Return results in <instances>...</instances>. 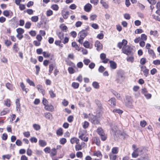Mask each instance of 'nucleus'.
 Listing matches in <instances>:
<instances>
[{"mask_svg": "<svg viewBox=\"0 0 160 160\" xmlns=\"http://www.w3.org/2000/svg\"><path fill=\"white\" fill-rule=\"evenodd\" d=\"M89 29V27H88L85 29H83L79 32L78 37L79 39L78 40V42L80 44H82L83 39L88 33Z\"/></svg>", "mask_w": 160, "mask_h": 160, "instance_id": "f257e3e1", "label": "nucleus"}, {"mask_svg": "<svg viewBox=\"0 0 160 160\" xmlns=\"http://www.w3.org/2000/svg\"><path fill=\"white\" fill-rule=\"evenodd\" d=\"M125 79L124 72L123 71L119 70L117 72V77L116 81L117 83H121Z\"/></svg>", "mask_w": 160, "mask_h": 160, "instance_id": "f03ea898", "label": "nucleus"}, {"mask_svg": "<svg viewBox=\"0 0 160 160\" xmlns=\"http://www.w3.org/2000/svg\"><path fill=\"white\" fill-rule=\"evenodd\" d=\"M132 50L133 48L128 45L123 46L122 48V52L127 55H132L133 54Z\"/></svg>", "mask_w": 160, "mask_h": 160, "instance_id": "7ed1b4c3", "label": "nucleus"}, {"mask_svg": "<svg viewBox=\"0 0 160 160\" xmlns=\"http://www.w3.org/2000/svg\"><path fill=\"white\" fill-rule=\"evenodd\" d=\"M88 119L89 121L94 124H98L99 123V121L97 118V117L92 114L89 115Z\"/></svg>", "mask_w": 160, "mask_h": 160, "instance_id": "20e7f679", "label": "nucleus"}, {"mask_svg": "<svg viewBox=\"0 0 160 160\" xmlns=\"http://www.w3.org/2000/svg\"><path fill=\"white\" fill-rule=\"evenodd\" d=\"M126 101L125 102L126 105L128 107H131L132 105V100L131 97L127 96L126 97Z\"/></svg>", "mask_w": 160, "mask_h": 160, "instance_id": "39448f33", "label": "nucleus"}, {"mask_svg": "<svg viewBox=\"0 0 160 160\" xmlns=\"http://www.w3.org/2000/svg\"><path fill=\"white\" fill-rule=\"evenodd\" d=\"M141 71H142L144 76L145 77H147L148 75L149 70L148 69L146 68L145 66H142L141 67Z\"/></svg>", "mask_w": 160, "mask_h": 160, "instance_id": "423d86ee", "label": "nucleus"}, {"mask_svg": "<svg viewBox=\"0 0 160 160\" xmlns=\"http://www.w3.org/2000/svg\"><path fill=\"white\" fill-rule=\"evenodd\" d=\"M100 58L102 60V62L103 63H106L108 61V59L106 58V54L104 53H102L100 54Z\"/></svg>", "mask_w": 160, "mask_h": 160, "instance_id": "0eeeda50", "label": "nucleus"}, {"mask_svg": "<svg viewBox=\"0 0 160 160\" xmlns=\"http://www.w3.org/2000/svg\"><path fill=\"white\" fill-rule=\"evenodd\" d=\"M128 43L127 40L126 39H123L122 40V42H119L117 44V47L121 49L122 48L123 45L125 46L127 45Z\"/></svg>", "mask_w": 160, "mask_h": 160, "instance_id": "6e6552de", "label": "nucleus"}, {"mask_svg": "<svg viewBox=\"0 0 160 160\" xmlns=\"http://www.w3.org/2000/svg\"><path fill=\"white\" fill-rule=\"evenodd\" d=\"M95 45L97 47L96 49L98 51H99L102 49V45L98 41H97L95 42Z\"/></svg>", "mask_w": 160, "mask_h": 160, "instance_id": "1a4fd4ad", "label": "nucleus"}, {"mask_svg": "<svg viewBox=\"0 0 160 160\" xmlns=\"http://www.w3.org/2000/svg\"><path fill=\"white\" fill-rule=\"evenodd\" d=\"M142 150H140L138 148H137L134 150V151L132 153V157L133 158H136L139 155L138 152H141Z\"/></svg>", "mask_w": 160, "mask_h": 160, "instance_id": "9d476101", "label": "nucleus"}, {"mask_svg": "<svg viewBox=\"0 0 160 160\" xmlns=\"http://www.w3.org/2000/svg\"><path fill=\"white\" fill-rule=\"evenodd\" d=\"M92 8V5L90 3H87L84 7V10L87 12H89Z\"/></svg>", "mask_w": 160, "mask_h": 160, "instance_id": "9b49d317", "label": "nucleus"}, {"mask_svg": "<svg viewBox=\"0 0 160 160\" xmlns=\"http://www.w3.org/2000/svg\"><path fill=\"white\" fill-rule=\"evenodd\" d=\"M37 88L38 89L39 92L41 93L43 96L45 94V90L42 89V86L40 85H38L37 86Z\"/></svg>", "mask_w": 160, "mask_h": 160, "instance_id": "f8f14e48", "label": "nucleus"}, {"mask_svg": "<svg viewBox=\"0 0 160 160\" xmlns=\"http://www.w3.org/2000/svg\"><path fill=\"white\" fill-rule=\"evenodd\" d=\"M62 14L64 19H67L68 18L69 12L68 11H62Z\"/></svg>", "mask_w": 160, "mask_h": 160, "instance_id": "ddd939ff", "label": "nucleus"}, {"mask_svg": "<svg viewBox=\"0 0 160 160\" xmlns=\"http://www.w3.org/2000/svg\"><path fill=\"white\" fill-rule=\"evenodd\" d=\"M110 65L111 68L113 69H115L117 68V65L116 63L113 61H110Z\"/></svg>", "mask_w": 160, "mask_h": 160, "instance_id": "4468645a", "label": "nucleus"}, {"mask_svg": "<svg viewBox=\"0 0 160 160\" xmlns=\"http://www.w3.org/2000/svg\"><path fill=\"white\" fill-rule=\"evenodd\" d=\"M109 104L112 107L116 105V99L114 98H111L109 101Z\"/></svg>", "mask_w": 160, "mask_h": 160, "instance_id": "2eb2a0df", "label": "nucleus"}, {"mask_svg": "<svg viewBox=\"0 0 160 160\" xmlns=\"http://www.w3.org/2000/svg\"><path fill=\"white\" fill-rule=\"evenodd\" d=\"M44 116L47 119L52 120L53 118L52 115L50 112H46L44 113Z\"/></svg>", "mask_w": 160, "mask_h": 160, "instance_id": "dca6fc26", "label": "nucleus"}, {"mask_svg": "<svg viewBox=\"0 0 160 160\" xmlns=\"http://www.w3.org/2000/svg\"><path fill=\"white\" fill-rule=\"evenodd\" d=\"M45 108L47 110L50 111H53L54 110L53 106L52 105L48 104L45 107Z\"/></svg>", "mask_w": 160, "mask_h": 160, "instance_id": "f3484780", "label": "nucleus"}, {"mask_svg": "<svg viewBox=\"0 0 160 160\" xmlns=\"http://www.w3.org/2000/svg\"><path fill=\"white\" fill-rule=\"evenodd\" d=\"M93 155L94 156H96L100 158H101L102 157V155L101 152L99 151H97L94 152L93 153Z\"/></svg>", "mask_w": 160, "mask_h": 160, "instance_id": "a211bd4d", "label": "nucleus"}, {"mask_svg": "<svg viewBox=\"0 0 160 160\" xmlns=\"http://www.w3.org/2000/svg\"><path fill=\"white\" fill-rule=\"evenodd\" d=\"M18 25H20V20L19 21V23L18 21H14L12 24V27L14 28H17Z\"/></svg>", "mask_w": 160, "mask_h": 160, "instance_id": "6ab92c4d", "label": "nucleus"}, {"mask_svg": "<svg viewBox=\"0 0 160 160\" xmlns=\"http://www.w3.org/2000/svg\"><path fill=\"white\" fill-rule=\"evenodd\" d=\"M20 99L19 98H17L16 99V104L17 105L16 106V109L18 111H20V104L19 103L20 102Z\"/></svg>", "mask_w": 160, "mask_h": 160, "instance_id": "aec40b11", "label": "nucleus"}, {"mask_svg": "<svg viewBox=\"0 0 160 160\" xmlns=\"http://www.w3.org/2000/svg\"><path fill=\"white\" fill-rule=\"evenodd\" d=\"M9 112V110L8 108H5L0 112V115H4Z\"/></svg>", "mask_w": 160, "mask_h": 160, "instance_id": "412c9836", "label": "nucleus"}, {"mask_svg": "<svg viewBox=\"0 0 160 160\" xmlns=\"http://www.w3.org/2000/svg\"><path fill=\"white\" fill-rule=\"evenodd\" d=\"M38 143L39 145L41 147H44L47 145V142L43 140H40Z\"/></svg>", "mask_w": 160, "mask_h": 160, "instance_id": "4be33fe9", "label": "nucleus"}, {"mask_svg": "<svg viewBox=\"0 0 160 160\" xmlns=\"http://www.w3.org/2000/svg\"><path fill=\"white\" fill-rule=\"evenodd\" d=\"M79 142V140L76 138H71L70 140V142L72 144H73L75 142L77 144H78Z\"/></svg>", "mask_w": 160, "mask_h": 160, "instance_id": "5701e85b", "label": "nucleus"}, {"mask_svg": "<svg viewBox=\"0 0 160 160\" xmlns=\"http://www.w3.org/2000/svg\"><path fill=\"white\" fill-rule=\"evenodd\" d=\"M57 151L56 149L55 148H53L51 149V151L50 152V155L51 157H53L57 154Z\"/></svg>", "mask_w": 160, "mask_h": 160, "instance_id": "b1692460", "label": "nucleus"}, {"mask_svg": "<svg viewBox=\"0 0 160 160\" xmlns=\"http://www.w3.org/2000/svg\"><path fill=\"white\" fill-rule=\"evenodd\" d=\"M97 132L100 136L105 133L103 130L101 128H98L97 130Z\"/></svg>", "mask_w": 160, "mask_h": 160, "instance_id": "393cba45", "label": "nucleus"}, {"mask_svg": "<svg viewBox=\"0 0 160 160\" xmlns=\"http://www.w3.org/2000/svg\"><path fill=\"white\" fill-rule=\"evenodd\" d=\"M93 140L97 145L98 146L100 145V141L99 138L95 137L93 138Z\"/></svg>", "mask_w": 160, "mask_h": 160, "instance_id": "a878e982", "label": "nucleus"}, {"mask_svg": "<svg viewBox=\"0 0 160 160\" xmlns=\"http://www.w3.org/2000/svg\"><path fill=\"white\" fill-rule=\"evenodd\" d=\"M95 103L97 105L99 109H101L102 108V104L100 101L98 100H96L95 101Z\"/></svg>", "mask_w": 160, "mask_h": 160, "instance_id": "bb28decb", "label": "nucleus"}, {"mask_svg": "<svg viewBox=\"0 0 160 160\" xmlns=\"http://www.w3.org/2000/svg\"><path fill=\"white\" fill-rule=\"evenodd\" d=\"M33 128L36 131H38L41 128V127L40 125L37 124H34L33 125Z\"/></svg>", "mask_w": 160, "mask_h": 160, "instance_id": "cd10ccee", "label": "nucleus"}, {"mask_svg": "<svg viewBox=\"0 0 160 160\" xmlns=\"http://www.w3.org/2000/svg\"><path fill=\"white\" fill-rule=\"evenodd\" d=\"M63 133L62 129L61 128H59L56 131V134L58 136H61L63 134Z\"/></svg>", "mask_w": 160, "mask_h": 160, "instance_id": "c85d7f7f", "label": "nucleus"}, {"mask_svg": "<svg viewBox=\"0 0 160 160\" xmlns=\"http://www.w3.org/2000/svg\"><path fill=\"white\" fill-rule=\"evenodd\" d=\"M79 138L82 140L86 142H87L88 140V138L84 136V135L83 134L79 135Z\"/></svg>", "mask_w": 160, "mask_h": 160, "instance_id": "c756f323", "label": "nucleus"}, {"mask_svg": "<svg viewBox=\"0 0 160 160\" xmlns=\"http://www.w3.org/2000/svg\"><path fill=\"white\" fill-rule=\"evenodd\" d=\"M21 87L22 88V89L23 91H25V92L26 93L28 92V89L25 88V86L23 83H21Z\"/></svg>", "mask_w": 160, "mask_h": 160, "instance_id": "7c9ffc66", "label": "nucleus"}, {"mask_svg": "<svg viewBox=\"0 0 160 160\" xmlns=\"http://www.w3.org/2000/svg\"><path fill=\"white\" fill-rule=\"evenodd\" d=\"M72 47L75 48L76 50L78 51L80 50L79 47L75 42H72Z\"/></svg>", "mask_w": 160, "mask_h": 160, "instance_id": "2f4dec72", "label": "nucleus"}, {"mask_svg": "<svg viewBox=\"0 0 160 160\" xmlns=\"http://www.w3.org/2000/svg\"><path fill=\"white\" fill-rule=\"evenodd\" d=\"M109 157L111 160H116L117 158V156L112 153L109 154Z\"/></svg>", "mask_w": 160, "mask_h": 160, "instance_id": "473e14b6", "label": "nucleus"}, {"mask_svg": "<svg viewBox=\"0 0 160 160\" xmlns=\"http://www.w3.org/2000/svg\"><path fill=\"white\" fill-rule=\"evenodd\" d=\"M48 92L51 98H53L56 97V94L53 92L52 90H50Z\"/></svg>", "mask_w": 160, "mask_h": 160, "instance_id": "72a5a7b5", "label": "nucleus"}, {"mask_svg": "<svg viewBox=\"0 0 160 160\" xmlns=\"http://www.w3.org/2000/svg\"><path fill=\"white\" fill-rule=\"evenodd\" d=\"M118 147H113L112 150V154H116L118 152Z\"/></svg>", "mask_w": 160, "mask_h": 160, "instance_id": "f704fd0d", "label": "nucleus"}, {"mask_svg": "<svg viewBox=\"0 0 160 160\" xmlns=\"http://www.w3.org/2000/svg\"><path fill=\"white\" fill-rule=\"evenodd\" d=\"M92 86L95 89H98L99 88V83L97 82H92Z\"/></svg>", "mask_w": 160, "mask_h": 160, "instance_id": "c9c22d12", "label": "nucleus"}, {"mask_svg": "<svg viewBox=\"0 0 160 160\" xmlns=\"http://www.w3.org/2000/svg\"><path fill=\"white\" fill-rule=\"evenodd\" d=\"M79 84L78 83L76 82H73L72 83V87L74 88V89H77L78 88L79 86Z\"/></svg>", "mask_w": 160, "mask_h": 160, "instance_id": "e433bc0d", "label": "nucleus"}, {"mask_svg": "<svg viewBox=\"0 0 160 160\" xmlns=\"http://www.w3.org/2000/svg\"><path fill=\"white\" fill-rule=\"evenodd\" d=\"M134 58L132 55H131L130 57H127V60L128 62H130L132 63L133 62Z\"/></svg>", "mask_w": 160, "mask_h": 160, "instance_id": "4c0bfd02", "label": "nucleus"}, {"mask_svg": "<svg viewBox=\"0 0 160 160\" xmlns=\"http://www.w3.org/2000/svg\"><path fill=\"white\" fill-rule=\"evenodd\" d=\"M38 16H32L31 18L32 21L33 22H36L38 20Z\"/></svg>", "mask_w": 160, "mask_h": 160, "instance_id": "58836bf2", "label": "nucleus"}, {"mask_svg": "<svg viewBox=\"0 0 160 160\" xmlns=\"http://www.w3.org/2000/svg\"><path fill=\"white\" fill-rule=\"evenodd\" d=\"M53 69V65L52 64L49 65V70L48 75H50L52 73Z\"/></svg>", "mask_w": 160, "mask_h": 160, "instance_id": "ea45409f", "label": "nucleus"}, {"mask_svg": "<svg viewBox=\"0 0 160 160\" xmlns=\"http://www.w3.org/2000/svg\"><path fill=\"white\" fill-rule=\"evenodd\" d=\"M105 69V68L102 66L101 65L98 69V71L100 73L103 72Z\"/></svg>", "mask_w": 160, "mask_h": 160, "instance_id": "a19ab883", "label": "nucleus"}, {"mask_svg": "<svg viewBox=\"0 0 160 160\" xmlns=\"http://www.w3.org/2000/svg\"><path fill=\"white\" fill-rule=\"evenodd\" d=\"M69 73L70 74H72L75 72V71L74 69L71 67H69L68 68Z\"/></svg>", "mask_w": 160, "mask_h": 160, "instance_id": "79ce46f5", "label": "nucleus"}, {"mask_svg": "<svg viewBox=\"0 0 160 160\" xmlns=\"http://www.w3.org/2000/svg\"><path fill=\"white\" fill-rule=\"evenodd\" d=\"M27 82L30 86H35V85L34 82L30 80V79H27Z\"/></svg>", "mask_w": 160, "mask_h": 160, "instance_id": "37998d69", "label": "nucleus"}, {"mask_svg": "<svg viewBox=\"0 0 160 160\" xmlns=\"http://www.w3.org/2000/svg\"><path fill=\"white\" fill-rule=\"evenodd\" d=\"M57 34L60 39L62 40L64 38V34L63 33L59 32H58Z\"/></svg>", "mask_w": 160, "mask_h": 160, "instance_id": "c03bdc74", "label": "nucleus"}, {"mask_svg": "<svg viewBox=\"0 0 160 160\" xmlns=\"http://www.w3.org/2000/svg\"><path fill=\"white\" fill-rule=\"evenodd\" d=\"M51 8L54 10L57 11L59 9V7L58 6L57 4H53L51 7Z\"/></svg>", "mask_w": 160, "mask_h": 160, "instance_id": "a18cd8bd", "label": "nucleus"}, {"mask_svg": "<svg viewBox=\"0 0 160 160\" xmlns=\"http://www.w3.org/2000/svg\"><path fill=\"white\" fill-rule=\"evenodd\" d=\"M83 46L86 48H88L90 46L89 42L88 41H85L83 43Z\"/></svg>", "mask_w": 160, "mask_h": 160, "instance_id": "49530a36", "label": "nucleus"}, {"mask_svg": "<svg viewBox=\"0 0 160 160\" xmlns=\"http://www.w3.org/2000/svg\"><path fill=\"white\" fill-rule=\"evenodd\" d=\"M113 112L118 113L119 114H121L122 113L123 111L119 109H114L113 110Z\"/></svg>", "mask_w": 160, "mask_h": 160, "instance_id": "de8ad7c7", "label": "nucleus"}, {"mask_svg": "<svg viewBox=\"0 0 160 160\" xmlns=\"http://www.w3.org/2000/svg\"><path fill=\"white\" fill-rule=\"evenodd\" d=\"M30 140L32 143H36L38 141L37 139L35 137H31Z\"/></svg>", "mask_w": 160, "mask_h": 160, "instance_id": "09e8293b", "label": "nucleus"}, {"mask_svg": "<svg viewBox=\"0 0 160 160\" xmlns=\"http://www.w3.org/2000/svg\"><path fill=\"white\" fill-rule=\"evenodd\" d=\"M3 14L6 17H8L10 15L9 11L7 10H4L3 12Z\"/></svg>", "mask_w": 160, "mask_h": 160, "instance_id": "8fccbe9b", "label": "nucleus"}, {"mask_svg": "<svg viewBox=\"0 0 160 160\" xmlns=\"http://www.w3.org/2000/svg\"><path fill=\"white\" fill-rule=\"evenodd\" d=\"M83 62L85 65H88L90 62V60L88 59H85L83 60Z\"/></svg>", "mask_w": 160, "mask_h": 160, "instance_id": "3c124183", "label": "nucleus"}, {"mask_svg": "<svg viewBox=\"0 0 160 160\" xmlns=\"http://www.w3.org/2000/svg\"><path fill=\"white\" fill-rule=\"evenodd\" d=\"M101 138L102 141H105L107 138V135L105 134H103L100 136Z\"/></svg>", "mask_w": 160, "mask_h": 160, "instance_id": "603ef678", "label": "nucleus"}, {"mask_svg": "<svg viewBox=\"0 0 160 160\" xmlns=\"http://www.w3.org/2000/svg\"><path fill=\"white\" fill-rule=\"evenodd\" d=\"M31 23L29 22H27L25 25V27L26 28L29 29V28L31 26Z\"/></svg>", "mask_w": 160, "mask_h": 160, "instance_id": "864d4df0", "label": "nucleus"}, {"mask_svg": "<svg viewBox=\"0 0 160 160\" xmlns=\"http://www.w3.org/2000/svg\"><path fill=\"white\" fill-rule=\"evenodd\" d=\"M75 150L76 151H79L81 150L82 146L80 144H77L75 146Z\"/></svg>", "mask_w": 160, "mask_h": 160, "instance_id": "5fc2aeb1", "label": "nucleus"}, {"mask_svg": "<svg viewBox=\"0 0 160 160\" xmlns=\"http://www.w3.org/2000/svg\"><path fill=\"white\" fill-rule=\"evenodd\" d=\"M67 142L66 139L64 138H61L60 140V142L62 144H64Z\"/></svg>", "mask_w": 160, "mask_h": 160, "instance_id": "6e6d98bb", "label": "nucleus"}, {"mask_svg": "<svg viewBox=\"0 0 160 160\" xmlns=\"http://www.w3.org/2000/svg\"><path fill=\"white\" fill-rule=\"evenodd\" d=\"M4 104L8 107H10V100L7 99L5 101Z\"/></svg>", "mask_w": 160, "mask_h": 160, "instance_id": "4d7b16f0", "label": "nucleus"}, {"mask_svg": "<svg viewBox=\"0 0 160 160\" xmlns=\"http://www.w3.org/2000/svg\"><path fill=\"white\" fill-rule=\"evenodd\" d=\"M148 52L149 54L154 57L155 56V54L153 50L152 49H149L148 50Z\"/></svg>", "mask_w": 160, "mask_h": 160, "instance_id": "13d9d810", "label": "nucleus"}, {"mask_svg": "<svg viewBox=\"0 0 160 160\" xmlns=\"http://www.w3.org/2000/svg\"><path fill=\"white\" fill-rule=\"evenodd\" d=\"M23 134L24 137L26 138H28L30 136V133L29 131L25 132H23Z\"/></svg>", "mask_w": 160, "mask_h": 160, "instance_id": "bf43d9fd", "label": "nucleus"}, {"mask_svg": "<svg viewBox=\"0 0 160 160\" xmlns=\"http://www.w3.org/2000/svg\"><path fill=\"white\" fill-rule=\"evenodd\" d=\"M42 54L45 58H48L50 56V54L48 52H42Z\"/></svg>", "mask_w": 160, "mask_h": 160, "instance_id": "052dcab7", "label": "nucleus"}, {"mask_svg": "<svg viewBox=\"0 0 160 160\" xmlns=\"http://www.w3.org/2000/svg\"><path fill=\"white\" fill-rule=\"evenodd\" d=\"M95 66V63L93 62H92L90 63V64L89 65L88 67L92 69L94 68Z\"/></svg>", "mask_w": 160, "mask_h": 160, "instance_id": "680f3d73", "label": "nucleus"}, {"mask_svg": "<svg viewBox=\"0 0 160 160\" xmlns=\"http://www.w3.org/2000/svg\"><path fill=\"white\" fill-rule=\"evenodd\" d=\"M157 72V70L155 68H153L150 70V73L152 75L155 74Z\"/></svg>", "mask_w": 160, "mask_h": 160, "instance_id": "e2e57ef3", "label": "nucleus"}, {"mask_svg": "<svg viewBox=\"0 0 160 160\" xmlns=\"http://www.w3.org/2000/svg\"><path fill=\"white\" fill-rule=\"evenodd\" d=\"M89 125V122L87 121H85L84 122V124L83 125V127L84 128L86 129L87 128Z\"/></svg>", "mask_w": 160, "mask_h": 160, "instance_id": "0e129e2a", "label": "nucleus"}, {"mask_svg": "<svg viewBox=\"0 0 160 160\" xmlns=\"http://www.w3.org/2000/svg\"><path fill=\"white\" fill-rule=\"evenodd\" d=\"M53 14V12L52 10H49L47 11L46 14L47 16H50Z\"/></svg>", "mask_w": 160, "mask_h": 160, "instance_id": "69168bd1", "label": "nucleus"}, {"mask_svg": "<svg viewBox=\"0 0 160 160\" xmlns=\"http://www.w3.org/2000/svg\"><path fill=\"white\" fill-rule=\"evenodd\" d=\"M44 151L46 153H49L50 152V148L49 147H47L44 149Z\"/></svg>", "mask_w": 160, "mask_h": 160, "instance_id": "338daca9", "label": "nucleus"}, {"mask_svg": "<svg viewBox=\"0 0 160 160\" xmlns=\"http://www.w3.org/2000/svg\"><path fill=\"white\" fill-rule=\"evenodd\" d=\"M153 63L155 65H160V60H156L153 61Z\"/></svg>", "mask_w": 160, "mask_h": 160, "instance_id": "774afa93", "label": "nucleus"}]
</instances>
